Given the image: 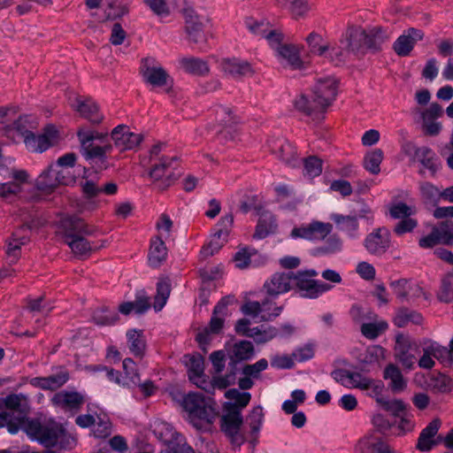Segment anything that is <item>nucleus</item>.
Segmentation results:
<instances>
[{"instance_id": "31", "label": "nucleus", "mask_w": 453, "mask_h": 453, "mask_svg": "<svg viewBox=\"0 0 453 453\" xmlns=\"http://www.w3.org/2000/svg\"><path fill=\"white\" fill-rule=\"evenodd\" d=\"M28 229L22 226L15 231L7 242L6 253L12 263L15 262L20 254V248L28 242Z\"/></svg>"}, {"instance_id": "45", "label": "nucleus", "mask_w": 453, "mask_h": 453, "mask_svg": "<svg viewBox=\"0 0 453 453\" xmlns=\"http://www.w3.org/2000/svg\"><path fill=\"white\" fill-rule=\"evenodd\" d=\"M74 107L81 116L91 122L99 123L103 119V115L99 112L98 105L91 99L78 101V104Z\"/></svg>"}, {"instance_id": "44", "label": "nucleus", "mask_w": 453, "mask_h": 453, "mask_svg": "<svg viewBox=\"0 0 453 453\" xmlns=\"http://www.w3.org/2000/svg\"><path fill=\"white\" fill-rule=\"evenodd\" d=\"M338 379L342 385L348 388H358L365 390V388L370 381L371 378L362 375L359 372L342 371L339 373Z\"/></svg>"}, {"instance_id": "36", "label": "nucleus", "mask_w": 453, "mask_h": 453, "mask_svg": "<svg viewBox=\"0 0 453 453\" xmlns=\"http://www.w3.org/2000/svg\"><path fill=\"white\" fill-rule=\"evenodd\" d=\"M179 63L183 71L193 75H205L210 72L208 63L202 58L186 57L180 58Z\"/></svg>"}, {"instance_id": "33", "label": "nucleus", "mask_w": 453, "mask_h": 453, "mask_svg": "<svg viewBox=\"0 0 453 453\" xmlns=\"http://www.w3.org/2000/svg\"><path fill=\"white\" fill-rule=\"evenodd\" d=\"M215 121L213 128L217 134H219L232 128L237 123L238 119L229 107L219 106L215 110Z\"/></svg>"}, {"instance_id": "14", "label": "nucleus", "mask_w": 453, "mask_h": 453, "mask_svg": "<svg viewBox=\"0 0 453 453\" xmlns=\"http://www.w3.org/2000/svg\"><path fill=\"white\" fill-rule=\"evenodd\" d=\"M340 42L348 48L349 53L363 55L367 48L366 30L359 27H350L342 34Z\"/></svg>"}, {"instance_id": "27", "label": "nucleus", "mask_w": 453, "mask_h": 453, "mask_svg": "<svg viewBox=\"0 0 453 453\" xmlns=\"http://www.w3.org/2000/svg\"><path fill=\"white\" fill-rule=\"evenodd\" d=\"M220 68L226 75L234 78L252 75L254 73L249 62L237 58L223 59L220 63Z\"/></svg>"}, {"instance_id": "28", "label": "nucleus", "mask_w": 453, "mask_h": 453, "mask_svg": "<svg viewBox=\"0 0 453 453\" xmlns=\"http://www.w3.org/2000/svg\"><path fill=\"white\" fill-rule=\"evenodd\" d=\"M293 287V273H275L265 282V288L271 296H278L288 292Z\"/></svg>"}, {"instance_id": "6", "label": "nucleus", "mask_w": 453, "mask_h": 453, "mask_svg": "<svg viewBox=\"0 0 453 453\" xmlns=\"http://www.w3.org/2000/svg\"><path fill=\"white\" fill-rule=\"evenodd\" d=\"M77 135L84 150V154L88 159H103L111 153L112 146L110 143H96L103 142L104 134L87 127H81Z\"/></svg>"}, {"instance_id": "5", "label": "nucleus", "mask_w": 453, "mask_h": 453, "mask_svg": "<svg viewBox=\"0 0 453 453\" xmlns=\"http://www.w3.org/2000/svg\"><path fill=\"white\" fill-rule=\"evenodd\" d=\"M421 353V342L412 340L410 336L399 334L395 336L394 347L395 359L403 366V370L412 371Z\"/></svg>"}, {"instance_id": "12", "label": "nucleus", "mask_w": 453, "mask_h": 453, "mask_svg": "<svg viewBox=\"0 0 453 453\" xmlns=\"http://www.w3.org/2000/svg\"><path fill=\"white\" fill-rule=\"evenodd\" d=\"M226 410L227 413L221 418V429L230 437L232 443L239 447L245 441L239 433L242 424L241 412L233 406H226Z\"/></svg>"}, {"instance_id": "34", "label": "nucleus", "mask_w": 453, "mask_h": 453, "mask_svg": "<svg viewBox=\"0 0 453 453\" xmlns=\"http://www.w3.org/2000/svg\"><path fill=\"white\" fill-rule=\"evenodd\" d=\"M383 378L389 380V388L393 392L399 393L405 389L407 380L404 379L400 368L395 364H388L383 372Z\"/></svg>"}, {"instance_id": "53", "label": "nucleus", "mask_w": 453, "mask_h": 453, "mask_svg": "<svg viewBox=\"0 0 453 453\" xmlns=\"http://www.w3.org/2000/svg\"><path fill=\"white\" fill-rule=\"evenodd\" d=\"M367 33V48L372 50L379 49L382 43L388 41L391 34L380 27H373L366 31Z\"/></svg>"}, {"instance_id": "63", "label": "nucleus", "mask_w": 453, "mask_h": 453, "mask_svg": "<svg viewBox=\"0 0 453 453\" xmlns=\"http://www.w3.org/2000/svg\"><path fill=\"white\" fill-rule=\"evenodd\" d=\"M422 320L420 314L408 311L407 310H401L394 318V323L398 327L405 326L410 321L418 324Z\"/></svg>"}, {"instance_id": "42", "label": "nucleus", "mask_w": 453, "mask_h": 453, "mask_svg": "<svg viewBox=\"0 0 453 453\" xmlns=\"http://www.w3.org/2000/svg\"><path fill=\"white\" fill-rule=\"evenodd\" d=\"M4 405L6 409L18 412L19 417L18 420L21 418L27 419L26 414L29 411V404L27 396L24 395H11L4 399Z\"/></svg>"}, {"instance_id": "20", "label": "nucleus", "mask_w": 453, "mask_h": 453, "mask_svg": "<svg viewBox=\"0 0 453 453\" xmlns=\"http://www.w3.org/2000/svg\"><path fill=\"white\" fill-rule=\"evenodd\" d=\"M422 356L418 358V365L423 369H432L435 362L434 358H439L443 356L446 349L435 342L431 340H423L421 342Z\"/></svg>"}, {"instance_id": "60", "label": "nucleus", "mask_w": 453, "mask_h": 453, "mask_svg": "<svg viewBox=\"0 0 453 453\" xmlns=\"http://www.w3.org/2000/svg\"><path fill=\"white\" fill-rule=\"evenodd\" d=\"M255 256H257V252L255 250L242 248L234 254L233 261L235 267L239 269H245L251 265L252 257Z\"/></svg>"}, {"instance_id": "11", "label": "nucleus", "mask_w": 453, "mask_h": 453, "mask_svg": "<svg viewBox=\"0 0 453 453\" xmlns=\"http://www.w3.org/2000/svg\"><path fill=\"white\" fill-rule=\"evenodd\" d=\"M332 228L333 226L329 223L312 221L310 224H303L294 227L290 233V237L308 241L322 240L331 233Z\"/></svg>"}, {"instance_id": "51", "label": "nucleus", "mask_w": 453, "mask_h": 453, "mask_svg": "<svg viewBox=\"0 0 453 453\" xmlns=\"http://www.w3.org/2000/svg\"><path fill=\"white\" fill-rule=\"evenodd\" d=\"M349 54L348 48L345 45H342L339 42V44H328L327 53L323 58L334 65H340L346 61Z\"/></svg>"}, {"instance_id": "32", "label": "nucleus", "mask_w": 453, "mask_h": 453, "mask_svg": "<svg viewBox=\"0 0 453 453\" xmlns=\"http://www.w3.org/2000/svg\"><path fill=\"white\" fill-rule=\"evenodd\" d=\"M276 4L280 8L287 9L295 19L307 17L312 9L308 0H276Z\"/></svg>"}, {"instance_id": "15", "label": "nucleus", "mask_w": 453, "mask_h": 453, "mask_svg": "<svg viewBox=\"0 0 453 453\" xmlns=\"http://www.w3.org/2000/svg\"><path fill=\"white\" fill-rule=\"evenodd\" d=\"M173 162V157L163 155L159 157L158 163L154 164L150 173V176L157 188L165 189L172 184V166Z\"/></svg>"}, {"instance_id": "17", "label": "nucleus", "mask_w": 453, "mask_h": 453, "mask_svg": "<svg viewBox=\"0 0 453 453\" xmlns=\"http://www.w3.org/2000/svg\"><path fill=\"white\" fill-rule=\"evenodd\" d=\"M366 250L374 256H381L391 245L390 233L387 228H377L370 233L364 241Z\"/></svg>"}, {"instance_id": "18", "label": "nucleus", "mask_w": 453, "mask_h": 453, "mask_svg": "<svg viewBox=\"0 0 453 453\" xmlns=\"http://www.w3.org/2000/svg\"><path fill=\"white\" fill-rule=\"evenodd\" d=\"M111 139L116 148L124 151L137 148L142 141V135L131 132L127 126H119L112 130Z\"/></svg>"}, {"instance_id": "23", "label": "nucleus", "mask_w": 453, "mask_h": 453, "mask_svg": "<svg viewBox=\"0 0 453 453\" xmlns=\"http://www.w3.org/2000/svg\"><path fill=\"white\" fill-rule=\"evenodd\" d=\"M441 426L439 418H434L424 429H422L417 442V449L419 451H428L438 444L436 435Z\"/></svg>"}, {"instance_id": "64", "label": "nucleus", "mask_w": 453, "mask_h": 453, "mask_svg": "<svg viewBox=\"0 0 453 453\" xmlns=\"http://www.w3.org/2000/svg\"><path fill=\"white\" fill-rule=\"evenodd\" d=\"M385 411L390 412L395 417H401L406 413L407 405L399 399H384L380 404Z\"/></svg>"}, {"instance_id": "19", "label": "nucleus", "mask_w": 453, "mask_h": 453, "mask_svg": "<svg viewBox=\"0 0 453 453\" xmlns=\"http://www.w3.org/2000/svg\"><path fill=\"white\" fill-rule=\"evenodd\" d=\"M242 311L245 315L257 318L260 320H271L280 315L281 307L275 306L269 301H265L263 303H259L258 302H247L242 305Z\"/></svg>"}, {"instance_id": "13", "label": "nucleus", "mask_w": 453, "mask_h": 453, "mask_svg": "<svg viewBox=\"0 0 453 453\" xmlns=\"http://www.w3.org/2000/svg\"><path fill=\"white\" fill-rule=\"evenodd\" d=\"M155 434L175 453H192V449L185 443L180 444L182 436L173 431V427L165 422H159L154 426Z\"/></svg>"}, {"instance_id": "35", "label": "nucleus", "mask_w": 453, "mask_h": 453, "mask_svg": "<svg viewBox=\"0 0 453 453\" xmlns=\"http://www.w3.org/2000/svg\"><path fill=\"white\" fill-rule=\"evenodd\" d=\"M29 119L26 115L19 116L18 119L13 117L11 125L5 127V135L14 142L19 138L25 140V137L32 133L28 130V127H30Z\"/></svg>"}, {"instance_id": "8", "label": "nucleus", "mask_w": 453, "mask_h": 453, "mask_svg": "<svg viewBox=\"0 0 453 453\" xmlns=\"http://www.w3.org/2000/svg\"><path fill=\"white\" fill-rule=\"evenodd\" d=\"M318 275L315 270H307L293 274V287L296 286L301 296L308 298H317L322 294L331 290L333 286L328 283L318 281L313 278Z\"/></svg>"}, {"instance_id": "40", "label": "nucleus", "mask_w": 453, "mask_h": 453, "mask_svg": "<svg viewBox=\"0 0 453 453\" xmlns=\"http://www.w3.org/2000/svg\"><path fill=\"white\" fill-rule=\"evenodd\" d=\"M72 251L79 257L88 256L91 252L97 250L104 246V242H102L101 244L98 243H91L87 239L78 236L73 240H69L66 243Z\"/></svg>"}, {"instance_id": "22", "label": "nucleus", "mask_w": 453, "mask_h": 453, "mask_svg": "<svg viewBox=\"0 0 453 453\" xmlns=\"http://www.w3.org/2000/svg\"><path fill=\"white\" fill-rule=\"evenodd\" d=\"M271 147L272 151L286 165L291 167H296L299 165L300 159L296 148L289 142L284 139H278L273 142Z\"/></svg>"}, {"instance_id": "38", "label": "nucleus", "mask_w": 453, "mask_h": 453, "mask_svg": "<svg viewBox=\"0 0 453 453\" xmlns=\"http://www.w3.org/2000/svg\"><path fill=\"white\" fill-rule=\"evenodd\" d=\"M69 379L66 372H60L58 374L50 375L43 378H35L32 384L46 390H56L62 387Z\"/></svg>"}, {"instance_id": "57", "label": "nucleus", "mask_w": 453, "mask_h": 453, "mask_svg": "<svg viewBox=\"0 0 453 453\" xmlns=\"http://www.w3.org/2000/svg\"><path fill=\"white\" fill-rule=\"evenodd\" d=\"M437 298L442 303L453 302V273L447 274L442 278Z\"/></svg>"}, {"instance_id": "41", "label": "nucleus", "mask_w": 453, "mask_h": 453, "mask_svg": "<svg viewBox=\"0 0 453 453\" xmlns=\"http://www.w3.org/2000/svg\"><path fill=\"white\" fill-rule=\"evenodd\" d=\"M127 346L135 357H142L146 349V340L142 330L130 329L127 332Z\"/></svg>"}, {"instance_id": "48", "label": "nucleus", "mask_w": 453, "mask_h": 453, "mask_svg": "<svg viewBox=\"0 0 453 453\" xmlns=\"http://www.w3.org/2000/svg\"><path fill=\"white\" fill-rule=\"evenodd\" d=\"M167 257V250L164 241L159 237H155L151 241L149 251V262L152 266H158Z\"/></svg>"}, {"instance_id": "49", "label": "nucleus", "mask_w": 453, "mask_h": 453, "mask_svg": "<svg viewBox=\"0 0 453 453\" xmlns=\"http://www.w3.org/2000/svg\"><path fill=\"white\" fill-rule=\"evenodd\" d=\"M384 153L380 149H374L368 151L363 160V165L372 174H379L380 164L383 161Z\"/></svg>"}, {"instance_id": "4", "label": "nucleus", "mask_w": 453, "mask_h": 453, "mask_svg": "<svg viewBox=\"0 0 453 453\" xmlns=\"http://www.w3.org/2000/svg\"><path fill=\"white\" fill-rule=\"evenodd\" d=\"M188 420L197 429H205L218 418L216 403L197 393H188L181 402Z\"/></svg>"}, {"instance_id": "2", "label": "nucleus", "mask_w": 453, "mask_h": 453, "mask_svg": "<svg viewBox=\"0 0 453 453\" xmlns=\"http://www.w3.org/2000/svg\"><path fill=\"white\" fill-rule=\"evenodd\" d=\"M337 94V81L333 77H324L317 81L311 98L299 96L296 108L307 115L319 114L333 103Z\"/></svg>"}, {"instance_id": "47", "label": "nucleus", "mask_w": 453, "mask_h": 453, "mask_svg": "<svg viewBox=\"0 0 453 453\" xmlns=\"http://www.w3.org/2000/svg\"><path fill=\"white\" fill-rule=\"evenodd\" d=\"M59 180L54 174V167L50 165L36 179V187L44 193H50L59 186Z\"/></svg>"}, {"instance_id": "16", "label": "nucleus", "mask_w": 453, "mask_h": 453, "mask_svg": "<svg viewBox=\"0 0 453 453\" xmlns=\"http://www.w3.org/2000/svg\"><path fill=\"white\" fill-rule=\"evenodd\" d=\"M56 233L67 243L69 240L80 236L79 234H91L92 230L79 219L64 217L59 220Z\"/></svg>"}, {"instance_id": "52", "label": "nucleus", "mask_w": 453, "mask_h": 453, "mask_svg": "<svg viewBox=\"0 0 453 453\" xmlns=\"http://www.w3.org/2000/svg\"><path fill=\"white\" fill-rule=\"evenodd\" d=\"M305 40L312 54L323 58L327 53L328 43L324 42L322 35L319 33L311 32Z\"/></svg>"}, {"instance_id": "1", "label": "nucleus", "mask_w": 453, "mask_h": 453, "mask_svg": "<svg viewBox=\"0 0 453 453\" xmlns=\"http://www.w3.org/2000/svg\"><path fill=\"white\" fill-rule=\"evenodd\" d=\"M19 425L28 436L37 440L45 447L67 448L72 446L75 439L64 428L61 424L53 420L41 425L35 420H19Z\"/></svg>"}, {"instance_id": "39", "label": "nucleus", "mask_w": 453, "mask_h": 453, "mask_svg": "<svg viewBox=\"0 0 453 453\" xmlns=\"http://www.w3.org/2000/svg\"><path fill=\"white\" fill-rule=\"evenodd\" d=\"M254 354V346L249 341L235 342L228 349L229 357L234 362L250 359Z\"/></svg>"}, {"instance_id": "58", "label": "nucleus", "mask_w": 453, "mask_h": 453, "mask_svg": "<svg viewBox=\"0 0 453 453\" xmlns=\"http://www.w3.org/2000/svg\"><path fill=\"white\" fill-rule=\"evenodd\" d=\"M170 283L166 280H161L157 283V296H155L154 309L158 311L165 305L170 296Z\"/></svg>"}, {"instance_id": "21", "label": "nucleus", "mask_w": 453, "mask_h": 453, "mask_svg": "<svg viewBox=\"0 0 453 453\" xmlns=\"http://www.w3.org/2000/svg\"><path fill=\"white\" fill-rule=\"evenodd\" d=\"M187 367L189 380L198 388L207 389L208 381L204 374L203 358L197 356H188Z\"/></svg>"}, {"instance_id": "24", "label": "nucleus", "mask_w": 453, "mask_h": 453, "mask_svg": "<svg viewBox=\"0 0 453 453\" xmlns=\"http://www.w3.org/2000/svg\"><path fill=\"white\" fill-rule=\"evenodd\" d=\"M424 34L421 30L409 28L400 35L394 43V50L399 56H407L412 50L417 42L423 39Z\"/></svg>"}, {"instance_id": "54", "label": "nucleus", "mask_w": 453, "mask_h": 453, "mask_svg": "<svg viewBox=\"0 0 453 453\" xmlns=\"http://www.w3.org/2000/svg\"><path fill=\"white\" fill-rule=\"evenodd\" d=\"M125 377L122 378V386L134 387L140 382V376L136 371L135 364L131 358L123 360Z\"/></svg>"}, {"instance_id": "62", "label": "nucleus", "mask_w": 453, "mask_h": 453, "mask_svg": "<svg viewBox=\"0 0 453 453\" xmlns=\"http://www.w3.org/2000/svg\"><path fill=\"white\" fill-rule=\"evenodd\" d=\"M437 230L438 235L441 239V244L452 245L453 244V221L447 220L440 223L438 226H434Z\"/></svg>"}, {"instance_id": "59", "label": "nucleus", "mask_w": 453, "mask_h": 453, "mask_svg": "<svg viewBox=\"0 0 453 453\" xmlns=\"http://www.w3.org/2000/svg\"><path fill=\"white\" fill-rule=\"evenodd\" d=\"M25 145L31 152H43L49 149L48 143L42 133L38 135L33 133L27 134L25 137Z\"/></svg>"}, {"instance_id": "61", "label": "nucleus", "mask_w": 453, "mask_h": 453, "mask_svg": "<svg viewBox=\"0 0 453 453\" xmlns=\"http://www.w3.org/2000/svg\"><path fill=\"white\" fill-rule=\"evenodd\" d=\"M322 173V161L317 157H309L303 161V175L315 178Z\"/></svg>"}, {"instance_id": "29", "label": "nucleus", "mask_w": 453, "mask_h": 453, "mask_svg": "<svg viewBox=\"0 0 453 453\" xmlns=\"http://www.w3.org/2000/svg\"><path fill=\"white\" fill-rule=\"evenodd\" d=\"M275 56L280 65L285 67L297 69L302 65L300 49L296 45L284 44L282 47L277 49Z\"/></svg>"}, {"instance_id": "46", "label": "nucleus", "mask_w": 453, "mask_h": 453, "mask_svg": "<svg viewBox=\"0 0 453 453\" xmlns=\"http://www.w3.org/2000/svg\"><path fill=\"white\" fill-rule=\"evenodd\" d=\"M388 328V322L384 319H378V316L374 315L372 322L364 323L361 326V333L365 338L374 340L385 333Z\"/></svg>"}, {"instance_id": "50", "label": "nucleus", "mask_w": 453, "mask_h": 453, "mask_svg": "<svg viewBox=\"0 0 453 453\" xmlns=\"http://www.w3.org/2000/svg\"><path fill=\"white\" fill-rule=\"evenodd\" d=\"M387 350L380 345H372L366 349L360 361L364 365H380L386 359Z\"/></svg>"}, {"instance_id": "30", "label": "nucleus", "mask_w": 453, "mask_h": 453, "mask_svg": "<svg viewBox=\"0 0 453 453\" xmlns=\"http://www.w3.org/2000/svg\"><path fill=\"white\" fill-rule=\"evenodd\" d=\"M206 20L196 15L188 14L186 18V30L190 41L196 43H204L207 34L204 30Z\"/></svg>"}, {"instance_id": "3", "label": "nucleus", "mask_w": 453, "mask_h": 453, "mask_svg": "<svg viewBox=\"0 0 453 453\" xmlns=\"http://www.w3.org/2000/svg\"><path fill=\"white\" fill-rule=\"evenodd\" d=\"M188 420L197 429H205L218 418L216 403L197 393H188L181 402Z\"/></svg>"}, {"instance_id": "43", "label": "nucleus", "mask_w": 453, "mask_h": 453, "mask_svg": "<svg viewBox=\"0 0 453 453\" xmlns=\"http://www.w3.org/2000/svg\"><path fill=\"white\" fill-rule=\"evenodd\" d=\"M416 162H419L422 165L419 171L420 173H423L424 170L426 169L432 175H434L441 166L435 153L427 147H422V150L419 152Z\"/></svg>"}, {"instance_id": "37", "label": "nucleus", "mask_w": 453, "mask_h": 453, "mask_svg": "<svg viewBox=\"0 0 453 453\" xmlns=\"http://www.w3.org/2000/svg\"><path fill=\"white\" fill-rule=\"evenodd\" d=\"M332 220L336 225L338 230L345 233L350 238L358 236V222L355 217L333 214Z\"/></svg>"}, {"instance_id": "55", "label": "nucleus", "mask_w": 453, "mask_h": 453, "mask_svg": "<svg viewBox=\"0 0 453 453\" xmlns=\"http://www.w3.org/2000/svg\"><path fill=\"white\" fill-rule=\"evenodd\" d=\"M276 226V220L273 215H264L257 223L254 235L258 239L265 238L269 234L273 233Z\"/></svg>"}, {"instance_id": "10", "label": "nucleus", "mask_w": 453, "mask_h": 453, "mask_svg": "<svg viewBox=\"0 0 453 453\" xmlns=\"http://www.w3.org/2000/svg\"><path fill=\"white\" fill-rule=\"evenodd\" d=\"M144 81L153 88H163L170 84L171 79L165 69L153 58H145L141 66Z\"/></svg>"}, {"instance_id": "9", "label": "nucleus", "mask_w": 453, "mask_h": 453, "mask_svg": "<svg viewBox=\"0 0 453 453\" xmlns=\"http://www.w3.org/2000/svg\"><path fill=\"white\" fill-rule=\"evenodd\" d=\"M29 175L27 171L18 168H12L9 173L4 177V180L0 181V198L11 199L19 195L24 186L28 183Z\"/></svg>"}, {"instance_id": "56", "label": "nucleus", "mask_w": 453, "mask_h": 453, "mask_svg": "<svg viewBox=\"0 0 453 453\" xmlns=\"http://www.w3.org/2000/svg\"><path fill=\"white\" fill-rule=\"evenodd\" d=\"M226 240L227 238L226 237V232H215L210 242L203 247L201 255L204 257L212 256L221 249Z\"/></svg>"}, {"instance_id": "7", "label": "nucleus", "mask_w": 453, "mask_h": 453, "mask_svg": "<svg viewBox=\"0 0 453 453\" xmlns=\"http://www.w3.org/2000/svg\"><path fill=\"white\" fill-rule=\"evenodd\" d=\"M233 303H234V298L226 296L222 298L214 307L209 326L196 335V340L200 345L208 343L211 334H219L221 331L225 319L230 315L228 305Z\"/></svg>"}, {"instance_id": "25", "label": "nucleus", "mask_w": 453, "mask_h": 453, "mask_svg": "<svg viewBox=\"0 0 453 453\" xmlns=\"http://www.w3.org/2000/svg\"><path fill=\"white\" fill-rule=\"evenodd\" d=\"M387 449V442L380 437L369 434L357 441L353 453H386Z\"/></svg>"}, {"instance_id": "26", "label": "nucleus", "mask_w": 453, "mask_h": 453, "mask_svg": "<svg viewBox=\"0 0 453 453\" xmlns=\"http://www.w3.org/2000/svg\"><path fill=\"white\" fill-rule=\"evenodd\" d=\"M51 403L65 411L78 410L84 403V397L78 392L61 391L53 395Z\"/></svg>"}]
</instances>
